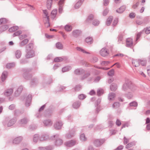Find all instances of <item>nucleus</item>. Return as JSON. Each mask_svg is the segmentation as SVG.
Segmentation results:
<instances>
[{"label": "nucleus", "instance_id": "2f4dec72", "mask_svg": "<svg viewBox=\"0 0 150 150\" xmlns=\"http://www.w3.org/2000/svg\"><path fill=\"white\" fill-rule=\"evenodd\" d=\"M130 106L137 107V103L135 101H133L129 103Z\"/></svg>", "mask_w": 150, "mask_h": 150}, {"label": "nucleus", "instance_id": "37998d69", "mask_svg": "<svg viewBox=\"0 0 150 150\" xmlns=\"http://www.w3.org/2000/svg\"><path fill=\"white\" fill-rule=\"evenodd\" d=\"M143 33V31H141L138 33L137 35L136 40H137L140 38L141 35Z\"/></svg>", "mask_w": 150, "mask_h": 150}, {"label": "nucleus", "instance_id": "09e8293b", "mask_svg": "<svg viewBox=\"0 0 150 150\" xmlns=\"http://www.w3.org/2000/svg\"><path fill=\"white\" fill-rule=\"evenodd\" d=\"M144 22V21H140L139 20H137L136 21V23L138 25H141L143 24Z\"/></svg>", "mask_w": 150, "mask_h": 150}, {"label": "nucleus", "instance_id": "ddd939ff", "mask_svg": "<svg viewBox=\"0 0 150 150\" xmlns=\"http://www.w3.org/2000/svg\"><path fill=\"white\" fill-rule=\"evenodd\" d=\"M117 88V85L115 83H112L110 86V90L112 91H114L116 90Z\"/></svg>", "mask_w": 150, "mask_h": 150}, {"label": "nucleus", "instance_id": "cd10ccee", "mask_svg": "<svg viewBox=\"0 0 150 150\" xmlns=\"http://www.w3.org/2000/svg\"><path fill=\"white\" fill-rule=\"evenodd\" d=\"M143 32H145V33L147 34H149L150 33V27L146 28L143 30Z\"/></svg>", "mask_w": 150, "mask_h": 150}, {"label": "nucleus", "instance_id": "4c0bfd02", "mask_svg": "<svg viewBox=\"0 0 150 150\" xmlns=\"http://www.w3.org/2000/svg\"><path fill=\"white\" fill-rule=\"evenodd\" d=\"M78 97L79 99L83 100L86 98V96L83 94H81L79 95Z\"/></svg>", "mask_w": 150, "mask_h": 150}, {"label": "nucleus", "instance_id": "5fc2aeb1", "mask_svg": "<svg viewBox=\"0 0 150 150\" xmlns=\"http://www.w3.org/2000/svg\"><path fill=\"white\" fill-rule=\"evenodd\" d=\"M98 58L97 57H93V59L91 60V62H92L94 63V62H97L98 61Z\"/></svg>", "mask_w": 150, "mask_h": 150}, {"label": "nucleus", "instance_id": "f704fd0d", "mask_svg": "<svg viewBox=\"0 0 150 150\" xmlns=\"http://www.w3.org/2000/svg\"><path fill=\"white\" fill-rule=\"evenodd\" d=\"M63 60V59L60 57H57L54 59V61L56 62H59Z\"/></svg>", "mask_w": 150, "mask_h": 150}, {"label": "nucleus", "instance_id": "7ed1b4c3", "mask_svg": "<svg viewBox=\"0 0 150 150\" xmlns=\"http://www.w3.org/2000/svg\"><path fill=\"white\" fill-rule=\"evenodd\" d=\"M105 140L103 139H95L93 142L94 145L98 147L101 146L104 142Z\"/></svg>", "mask_w": 150, "mask_h": 150}, {"label": "nucleus", "instance_id": "f3484780", "mask_svg": "<svg viewBox=\"0 0 150 150\" xmlns=\"http://www.w3.org/2000/svg\"><path fill=\"white\" fill-rule=\"evenodd\" d=\"M139 64H140L142 66H146V60L143 59H139Z\"/></svg>", "mask_w": 150, "mask_h": 150}, {"label": "nucleus", "instance_id": "bb28decb", "mask_svg": "<svg viewBox=\"0 0 150 150\" xmlns=\"http://www.w3.org/2000/svg\"><path fill=\"white\" fill-rule=\"evenodd\" d=\"M21 139L20 137H18L15 139L13 141V142L15 144H18L21 141Z\"/></svg>", "mask_w": 150, "mask_h": 150}, {"label": "nucleus", "instance_id": "4468645a", "mask_svg": "<svg viewBox=\"0 0 150 150\" xmlns=\"http://www.w3.org/2000/svg\"><path fill=\"white\" fill-rule=\"evenodd\" d=\"M62 126V124L61 122H57L54 125L55 127L57 129H60L61 128Z\"/></svg>", "mask_w": 150, "mask_h": 150}, {"label": "nucleus", "instance_id": "5701e85b", "mask_svg": "<svg viewBox=\"0 0 150 150\" xmlns=\"http://www.w3.org/2000/svg\"><path fill=\"white\" fill-rule=\"evenodd\" d=\"M135 144V142H132L127 144L126 146V148L127 149H128Z\"/></svg>", "mask_w": 150, "mask_h": 150}, {"label": "nucleus", "instance_id": "c85d7f7f", "mask_svg": "<svg viewBox=\"0 0 150 150\" xmlns=\"http://www.w3.org/2000/svg\"><path fill=\"white\" fill-rule=\"evenodd\" d=\"M13 92V90L12 89H10L7 91L5 93L6 95L8 96L11 94Z\"/></svg>", "mask_w": 150, "mask_h": 150}, {"label": "nucleus", "instance_id": "20e7f679", "mask_svg": "<svg viewBox=\"0 0 150 150\" xmlns=\"http://www.w3.org/2000/svg\"><path fill=\"white\" fill-rule=\"evenodd\" d=\"M100 53L101 56L105 57L108 54L109 52L106 48H103L100 50Z\"/></svg>", "mask_w": 150, "mask_h": 150}, {"label": "nucleus", "instance_id": "f257e3e1", "mask_svg": "<svg viewBox=\"0 0 150 150\" xmlns=\"http://www.w3.org/2000/svg\"><path fill=\"white\" fill-rule=\"evenodd\" d=\"M129 89H130L133 91L135 90L134 87L131 82L129 80H127L122 86V90L124 91H126Z\"/></svg>", "mask_w": 150, "mask_h": 150}, {"label": "nucleus", "instance_id": "e433bc0d", "mask_svg": "<svg viewBox=\"0 0 150 150\" xmlns=\"http://www.w3.org/2000/svg\"><path fill=\"white\" fill-rule=\"evenodd\" d=\"M114 70L112 69L108 72V74L109 76H112L114 75Z\"/></svg>", "mask_w": 150, "mask_h": 150}, {"label": "nucleus", "instance_id": "a18cd8bd", "mask_svg": "<svg viewBox=\"0 0 150 150\" xmlns=\"http://www.w3.org/2000/svg\"><path fill=\"white\" fill-rule=\"evenodd\" d=\"M81 86L80 85H78L75 88V90L76 91H79L81 88Z\"/></svg>", "mask_w": 150, "mask_h": 150}, {"label": "nucleus", "instance_id": "f8f14e48", "mask_svg": "<svg viewBox=\"0 0 150 150\" xmlns=\"http://www.w3.org/2000/svg\"><path fill=\"white\" fill-rule=\"evenodd\" d=\"M115 95L113 93H110L109 94L108 96V99L109 100H114V98L115 97Z\"/></svg>", "mask_w": 150, "mask_h": 150}, {"label": "nucleus", "instance_id": "13d9d810", "mask_svg": "<svg viewBox=\"0 0 150 150\" xmlns=\"http://www.w3.org/2000/svg\"><path fill=\"white\" fill-rule=\"evenodd\" d=\"M74 133L73 132L72 133H70L69 134H68L67 135V137L68 138H70L72 137H73L74 136Z\"/></svg>", "mask_w": 150, "mask_h": 150}, {"label": "nucleus", "instance_id": "864d4df0", "mask_svg": "<svg viewBox=\"0 0 150 150\" xmlns=\"http://www.w3.org/2000/svg\"><path fill=\"white\" fill-rule=\"evenodd\" d=\"M124 144H126L128 143L129 141V139H127L125 137H124Z\"/></svg>", "mask_w": 150, "mask_h": 150}, {"label": "nucleus", "instance_id": "a211bd4d", "mask_svg": "<svg viewBox=\"0 0 150 150\" xmlns=\"http://www.w3.org/2000/svg\"><path fill=\"white\" fill-rule=\"evenodd\" d=\"M76 48L77 50L80 52H81L83 53H85L87 54H90L89 52H86L85 50L81 47H77Z\"/></svg>", "mask_w": 150, "mask_h": 150}, {"label": "nucleus", "instance_id": "412c9836", "mask_svg": "<svg viewBox=\"0 0 150 150\" xmlns=\"http://www.w3.org/2000/svg\"><path fill=\"white\" fill-rule=\"evenodd\" d=\"M85 41L88 44H91L92 42V38L91 37H88L85 39Z\"/></svg>", "mask_w": 150, "mask_h": 150}, {"label": "nucleus", "instance_id": "2eb2a0df", "mask_svg": "<svg viewBox=\"0 0 150 150\" xmlns=\"http://www.w3.org/2000/svg\"><path fill=\"white\" fill-rule=\"evenodd\" d=\"M112 19L113 17L112 16H109L107 20L106 21V25L108 26L111 23Z\"/></svg>", "mask_w": 150, "mask_h": 150}, {"label": "nucleus", "instance_id": "49530a36", "mask_svg": "<svg viewBox=\"0 0 150 150\" xmlns=\"http://www.w3.org/2000/svg\"><path fill=\"white\" fill-rule=\"evenodd\" d=\"M108 9L106 8L103 11V16H106L107 14H108Z\"/></svg>", "mask_w": 150, "mask_h": 150}, {"label": "nucleus", "instance_id": "680f3d73", "mask_svg": "<svg viewBox=\"0 0 150 150\" xmlns=\"http://www.w3.org/2000/svg\"><path fill=\"white\" fill-rule=\"evenodd\" d=\"M71 69V67L70 65H67L66 66V71L70 70Z\"/></svg>", "mask_w": 150, "mask_h": 150}, {"label": "nucleus", "instance_id": "8fccbe9b", "mask_svg": "<svg viewBox=\"0 0 150 150\" xmlns=\"http://www.w3.org/2000/svg\"><path fill=\"white\" fill-rule=\"evenodd\" d=\"M118 20L117 18H116L114 20V21L113 22V25L115 26L118 23Z\"/></svg>", "mask_w": 150, "mask_h": 150}, {"label": "nucleus", "instance_id": "4be33fe9", "mask_svg": "<svg viewBox=\"0 0 150 150\" xmlns=\"http://www.w3.org/2000/svg\"><path fill=\"white\" fill-rule=\"evenodd\" d=\"M104 91L101 88H99L97 91V94L100 96L103 94Z\"/></svg>", "mask_w": 150, "mask_h": 150}, {"label": "nucleus", "instance_id": "1a4fd4ad", "mask_svg": "<svg viewBox=\"0 0 150 150\" xmlns=\"http://www.w3.org/2000/svg\"><path fill=\"white\" fill-rule=\"evenodd\" d=\"M81 102L79 101H76L73 103L72 107L74 108L77 109L79 108L81 105Z\"/></svg>", "mask_w": 150, "mask_h": 150}, {"label": "nucleus", "instance_id": "f03ea898", "mask_svg": "<svg viewBox=\"0 0 150 150\" xmlns=\"http://www.w3.org/2000/svg\"><path fill=\"white\" fill-rule=\"evenodd\" d=\"M126 46L127 47L131 48L134 45L133 43V40L131 38H127L126 40Z\"/></svg>", "mask_w": 150, "mask_h": 150}, {"label": "nucleus", "instance_id": "0e129e2a", "mask_svg": "<svg viewBox=\"0 0 150 150\" xmlns=\"http://www.w3.org/2000/svg\"><path fill=\"white\" fill-rule=\"evenodd\" d=\"M123 148V146L122 145L118 147L115 149L114 150H121Z\"/></svg>", "mask_w": 150, "mask_h": 150}, {"label": "nucleus", "instance_id": "aec40b11", "mask_svg": "<svg viewBox=\"0 0 150 150\" xmlns=\"http://www.w3.org/2000/svg\"><path fill=\"white\" fill-rule=\"evenodd\" d=\"M18 27L17 26H15L12 27L9 29V31L10 32H12L18 30Z\"/></svg>", "mask_w": 150, "mask_h": 150}, {"label": "nucleus", "instance_id": "a19ab883", "mask_svg": "<svg viewBox=\"0 0 150 150\" xmlns=\"http://www.w3.org/2000/svg\"><path fill=\"white\" fill-rule=\"evenodd\" d=\"M6 77V74L4 73H3L1 76V79L2 81H4Z\"/></svg>", "mask_w": 150, "mask_h": 150}, {"label": "nucleus", "instance_id": "6e6552de", "mask_svg": "<svg viewBox=\"0 0 150 150\" xmlns=\"http://www.w3.org/2000/svg\"><path fill=\"white\" fill-rule=\"evenodd\" d=\"M132 63L133 65L136 67H137L139 65V59H132Z\"/></svg>", "mask_w": 150, "mask_h": 150}, {"label": "nucleus", "instance_id": "9d476101", "mask_svg": "<svg viewBox=\"0 0 150 150\" xmlns=\"http://www.w3.org/2000/svg\"><path fill=\"white\" fill-rule=\"evenodd\" d=\"M84 70L81 69H76L74 71V73L76 75H80L84 73Z\"/></svg>", "mask_w": 150, "mask_h": 150}, {"label": "nucleus", "instance_id": "7c9ffc66", "mask_svg": "<svg viewBox=\"0 0 150 150\" xmlns=\"http://www.w3.org/2000/svg\"><path fill=\"white\" fill-rule=\"evenodd\" d=\"M72 29V27L71 25L69 24L66 25V31H70Z\"/></svg>", "mask_w": 150, "mask_h": 150}, {"label": "nucleus", "instance_id": "79ce46f5", "mask_svg": "<svg viewBox=\"0 0 150 150\" xmlns=\"http://www.w3.org/2000/svg\"><path fill=\"white\" fill-rule=\"evenodd\" d=\"M14 66V64L13 63H8V64L6 65V67L8 68H10L13 67Z\"/></svg>", "mask_w": 150, "mask_h": 150}, {"label": "nucleus", "instance_id": "0eeeda50", "mask_svg": "<svg viewBox=\"0 0 150 150\" xmlns=\"http://www.w3.org/2000/svg\"><path fill=\"white\" fill-rule=\"evenodd\" d=\"M84 0H79L75 4L74 7L75 9H77L79 8L83 2Z\"/></svg>", "mask_w": 150, "mask_h": 150}, {"label": "nucleus", "instance_id": "338daca9", "mask_svg": "<svg viewBox=\"0 0 150 150\" xmlns=\"http://www.w3.org/2000/svg\"><path fill=\"white\" fill-rule=\"evenodd\" d=\"M147 69L148 74L150 76V66H148L147 67Z\"/></svg>", "mask_w": 150, "mask_h": 150}, {"label": "nucleus", "instance_id": "a878e982", "mask_svg": "<svg viewBox=\"0 0 150 150\" xmlns=\"http://www.w3.org/2000/svg\"><path fill=\"white\" fill-rule=\"evenodd\" d=\"M120 103L118 102H116L114 103L112 105V107L113 108H117L120 106Z\"/></svg>", "mask_w": 150, "mask_h": 150}, {"label": "nucleus", "instance_id": "39448f33", "mask_svg": "<svg viewBox=\"0 0 150 150\" xmlns=\"http://www.w3.org/2000/svg\"><path fill=\"white\" fill-rule=\"evenodd\" d=\"M76 143V141L75 140H71L66 142V146L72 147Z\"/></svg>", "mask_w": 150, "mask_h": 150}, {"label": "nucleus", "instance_id": "c03bdc74", "mask_svg": "<svg viewBox=\"0 0 150 150\" xmlns=\"http://www.w3.org/2000/svg\"><path fill=\"white\" fill-rule=\"evenodd\" d=\"M126 96L128 99H131L133 97V95L131 93H128L126 95Z\"/></svg>", "mask_w": 150, "mask_h": 150}, {"label": "nucleus", "instance_id": "3c124183", "mask_svg": "<svg viewBox=\"0 0 150 150\" xmlns=\"http://www.w3.org/2000/svg\"><path fill=\"white\" fill-rule=\"evenodd\" d=\"M65 0H60L58 4L59 5V6H63V4L64 3V2Z\"/></svg>", "mask_w": 150, "mask_h": 150}, {"label": "nucleus", "instance_id": "4d7b16f0", "mask_svg": "<svg viewBox=\"0 0 150 150\" xmlns=\"http://www.w3.org/2000/svg\"><path fill=\"white\" fill-rule=\"evenodd\" d=\"M122 40V36L121 35H120L119 36L118 42H119V43H120V42H121Z\"/></svg>", "mask_w": 150, "mask_h": 150}, {"label": "nucleus", "instance_id": "c9c22d12", "mask_svg": "<svg viewBox=\"0 0 150 150\" xmlns=\"http://www.w3.org/2000/svg\"><path fill=\"white\" fill-rule=\"evenodd\" d=\"M100 23L99 21L97 20H94L93 22V24L94 25H98Z\"/></svg>", "mask_w": 150, "mask_h": 150}, {"label": "nucleus", "instance_id": "de8ad7c7", "mask_svg": "<svg viewBox=\"0 0 150 150\" xmlns=\"http://www.w3.org/2000/svg\"><path fill=\"white\" fill-rule=\"evenodd\" d=\"M16 55L17 58H20L21 56V52L18 51H16Z\"/></svg>", "mask_w": 150, "mask_h": 150}, {"label": "nucleus", "instance_id": "bf43d9fd", "mask_svg": "<svg viewBox=\"0 0 150 150\" xmlns=\"http://www.w3.org/2000/svg\"><path fill=\"white\" fill-rule=\"evenodd\" d=\"M124 56V55L122 54L119 53L115 54L114 56V57L118 56L120 57H122Z\"/></svg>", "mask_w": 150, "mask_h": 150}, {"label": "nucleus", "instance_id": "473e14b6", "mask_svg": "<svg viewBox=\"0 0 150 150\" xmlns=\"http://www.w3.org/2000/svg\"><path fill=\"white\" fill-rule=\"evenodd\" d=\"M56 46L57 47L58 49H62L63 46L62 44L59 43H57L56 44Z\"/></svg>", "mask_w": 150, "mask_h": 150}, {"label": "nucleus", "instance_id": "603ef678", "mask_svg": "<svg viewBox=\"0 0 150 150\" xmlns=\"http://www.w3.org/2000/svg\"><path fill=\"white\" fill-rule=\"evenodd\" d=\"M14 123V122L13 120H10L9 121L8 124V127L11 126Z\"/></svg>", "mask_w": 150, "mask_h": 150}, {"label": "nucleus", "instance_id": "58836bf2", "mask_svg": "<svg viewBox=\"0 0 150 150\" xmlns=\"http://www.w3.org/2000/svg\"><path fill=\"white\" fill-rule=\"evenodd\" d=\"M109 63L110 62L109 61H103L101 63V64L102 66H106L108 64H109Z\"/></svg>", "mask_w": 150, "mask_h": 150}, {"label": "nucleus", "instance_id": "6ab92c4d", "mask_svg": "<svg viewBox=\"0 0 150 150\" xmlns=\"http://www.w3.org/2000/svg\"><path fill=\"white\" fill-rule=\"evenodd\" d=\"M93 14L90 15L88 17L86 22V23H89L93 19Z\"/></svg>", "mask_w": 150, "mask_h": 150}, {"label": "nucleus", "instance_id": "e2e57ef3", "mask_svg": "<svg viewBox=\"0 0 150 150\" xmlns=\"http://www.w3.org/2000/svg\"><path fill=\"white\" fill-rule=\"evenodd\" d=\"M62 143V141L60 140H59L56 141V144L57 145H61Z\"/></svg>", "mask_w": 150, "mask_h": 150}, {"label": "nucleus", "instance_id": "052dcab7", "mask_svg": "<svg viewBox=\"0 0 150 150\" xmlns=\"http://www.w3.org/2000/svg\"><path fill=\"white\" fill-rule=\"evenodd\" d=\"M115 65L118 68H120V64L119 63L117 62L114 65H112L111 67H112L113 66Z\"/></svg>", "mask_w": 150, "mask_h": 150}, {"label": "nucleus", "instance_id": "dca6fc26", "mask_svg": "<svg viewBox=\"0 0 150 150\" xmlns=\"http://www.w3.org/2000/svg\"><path fill=\"white\" fill-rule=\"evenodd\" d=\"M126 7L125 6H122L119 9L116 10L117 12L119 13H122L125 10Z\"/></svg>", "mask_w": 150, "mask_h": 150}, {"label": "nucleus", "instance_id": "423d86ee", "mask_svg": "<svg viewBox=\"0 0 150 150\" xmlns=\"http://www.w3.org/2000/svg\"><path fill=\"white\" fill-rule=\"evenodd\" d=\"M81 33L80 30H75L73 31L72 33L73 36L74 37H77L79 36Z\"/></svg>", "mask_w": 150, "mask_h": 150}, {"label": "nucleus", "instance_id": "9b49d317", "mask_svg": "<svg viewBox=\"0 0 150 150\" xmlns=\"http://www.w3.org/2000/svg\"><path fill=\"white\" fill-rule=\"evenodd\" d=\"M53 0H47V7L48 9H50L52 5Z\"/></svg>", "mask_w": 150, "mask_h": 150}, {"label": "nucleus", "instance_id": "69168bd1", "mask_svg": "<svg viewBox=\"0 0 150 150\" xmlns=\"http://www.w3.org/2000/svg\"><path fill=\"white\" fill-rule=\"evenodd\" d=\"M135 16V14L133 13H131L129 14V17L130 18H133Z\"/></svg>", "mask_w": 150, "mask_h": 150}, {"label": "nucleus", "instance_id": "774afa93", "mask_svg": "<svg viewBox=\"0 0 150 150\" xmlns=\"http://www.w3.org/2000/svg\"><path fill=\"white\" fill-rule=\"evenodd\" d=\"M116 124L118 126H120L121 124V122L118 119L117 120L116 122Z\"/></svg>", "mask_w": 150, "mask_h": 150}, {"label": "nucleus", "instance_id": "6e6d98bb", "mask_svg": "<svg viewBox=\"0 0 150 150\" xmlns=\"http://www.w3.org/2000/svg\"><path fill=\"white\" fill-rule=\"evenodd\" d=\"M109 3V0H104V5L106 6H107Z\"/></svg>", "mask_w": 150, "mask_h": 150}, {"label": "nucleus", "instance_id": "ea45409f", "mask_svg": "<svg viewBox=\"0 0 150 150\" xmlns=\"http://www.w3.org/2000/svg\"><path fill=\"white\" fill-rule=\"evenodd\" d=\"M21 31H18L15 32L13 34V36L14 37L17 36L19 35L21 33Z\"/></svg>", "mask_w": 150, "mask_h": 150}, {"label": "nucleus", "instance_id": "b1692460", "mask_svg": "<svg viewBox=\"0 0 150 150\" xmlns=\"http://www.w3.org/2000/svg\"><path fill=\"white\" fill-rule=\"evenodd\" d=\"M80 139L82 141H85L86 140L87 138L84 134H81L80 136Z\"/></svg>", "mask_w": 150, "mask_h": 150}, {"label": "nucleus", "instance_id": "c756f323", "mask_svg": "<svg viewBox=\"0 0 150 150\" xmlns=\"http://www.w3.org/2000/svg\"><path fill=\"white\" fill-rule=\"evenodd\" d=\"M44 124L46 126H50L52 125V123L50 120H48L45 121Z\"/></svg>", "mask_w": 150, "mask_h": 150}, {"label": "nucleus", "instance_id": "393cba45", "mask_svg": "<svg viewBox=\"0 0 150 150\" xmlns=\"http://www.w3.org/2000/svg\"><path fill=\"white\" fill-rule=\"evenodd\" d=\"M28 42V39H26L23 41H22L21 43V45L22 46H24Z\"/></svg>", "mask_w": 150, "mask_h": 150}, {"label": "nucleus", "instance_id": "72a5a7b5", "mask_svg": "<svg viewBox=\"0 0 150 150\" xmlns=\"http://www.w3.org/2000/svg\"><path fill=\"white\" fill-rule=\"evenodd\" d=\"M57 13V11L56 10H53L51 12V16L53 18L54 17Z\"/></svg>", "mask_w": 150, "mask_h": 150}]
</instances>
